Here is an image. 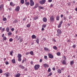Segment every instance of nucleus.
Segmentation results:
<instances>
[{
	"mask_svg": "<svg viewBox=\"0 0 77 77\" xmlns=\"http://www.w3.org/2000/svg\"><path fill=\"white\" fill-rule=\"evenodd\" d=\"M58 34L56 35L57 36L59 37L60 36V34L62 33V31L60 29H58L57 30Z\"/></svg>",
	"mask_w": 77,
	"mask_h": 77,
	"instance_id": "obj_1",
	"label": "nucleus"
},
{
	"mask_svg": "<svg viewBox=\"0 0 77 77\" xmlns=\"http://www.w3.org/2000/svg\"><path fill=\"white\" fill-rule=\"evenodd\" d=\"M40 67V65L39 64H37L35 66L34 69L35 70H38L39 69V68Z\"/></svg>",
	"mask_w": 77,
	"mask_h": 77,
	"instance_id": "obj_2",
	"label": "nucleus"
},
{
	"mask_svg": "<svg viewBox=\"0 0 77 77\" xmlns=\"http://www.w3.org/2000/svg\"><path fill=\"white\" fill-rule=\"evenodd\" d=\"M30 5L31 6H33L35 5V3L33 1V0H30Z\"/></svg>",
	"mask_w": 77,
	"mask_h": 77,
	"instance_id": "obj_3",
	"label": "nucleus"
},
{
	"mask_svg": "<svg viewBox=\"0 0 77 77\" xmlns=\"http://www.w3.org/2000/svg\"><path fill=\"white\" fill-rule=\"evenodd\" d=\"M50 20L52 22L54 21V18L53 16H52L50 18Z\"/></svg>",
	"mask_w": 77,
	"mask_h": 77,
	"instance_id": "obj_4",
	"label": "nucleus"
},
{
	"mask_svg": "<svg viewBox=\"0 0 77 77\" xmlns=\"http://www.w3.org/2000/svg\"><path fill=\"white\" fill-rule=\"evenodd\" d=\"M49 57L50 59H53V56L51 54H48Z\"/></svg>",
	"mask_w": 77,
	"mask_h": 77,
	"instance_id": "obj_5",
	"label": "nucleus"
},
{
	"mask_svg": "<svg viewBox=\"0 0 77 77\" xmlns=\"http://www.w3.org/2000/svg\"><path fill=\"white\" fill-rule=\"evenodd\" d=\"M43 21H44V22H45V23H46L47 22V19L45 17H44L43 18Z\"/></svg>",
	"mask_w": 77,
	"mask_h": 77,
	"instance_id": "obj_6",
	"label": "nucleus"
},
{
	"mask_svg": "<svg viewBox=\"0 0 77 77\" xmlns=\"http://www.w3.org/2000/svg\"><path fill=\"white\" fill-rule=\"evenodd\" d=\"M43 66L45 68H47V67H48L49 66H48V65L46 63L44 64L43 65Z\"/></svg>",
	"mask_w": 77,
	"mask_h": 77,
	"instance_id": "obj_7",
	"label": "nucleus"
},
{
	"mask_svg": "<svg viewBox=\"0 0 77 77\" xmlns=\"http://www.w3.org/2000/svg\"><path fill=\"white\" fill-rule=\"evenodd\" d=\"M15 10H16L17 11H19L20 10V7L19 6L17 7L15 9Z\"/></svg>",
	"mask_w": 77,
	"mask_h": 77,
	"instance_id": "obj_8",
	"label": "nucleus"
},
{
	"mask_svg": "<svg viewBox=\"0 0 77 77\" xmlns=\"http://www.w3.org/2000/svg\"><path fill=\"white\" fill-rule=\"evenodd\" d=\"M7 77H9V75H10V74L9 73H5L4 74Z\"/></svg>",
	"mask_w": 77,
	"mask_h": 77,
	"instance_id": "obj_9",
	"label": "nucleus"
},
{
	"mask_svg": "<svg viewBox=\"0 0 77 77\" xmlns=\"http://www.w3.org/2000/svg\"><path fill=\"white\" fill-rule=\"evenodd\" d=\"M39 3L40 5H44V4H45V2H43V1H40Z\"/></svg>",
	"mask_w": 77,
	"mask_h": 77,
	"instance_id": "obj_10",
	"label": "nucleus"
},
{
	"mask_svg": "<svg viewBox=\"0 0 77 77\" xmlns=\"http://www.w3.org/2000/svg\"><path fill=\"white\" fill-rule=\"evenodd\" d=\"M25 4L26 6H29V5H30V2H25Z\"/></svg>",
	"mask_w": 77,
	"mask_h": 77,
	"instance_id": "obj_11",
	"label": "nucleus"
},
{
	"mask_svg": "<svg viewBox=\"0 0 77 77\" xmlns=\"http://www.w3.org/2000/svg\"><path fill=\"white\" fill-rule=\"evenodd\" d=\"M21 57H22V55H21V54H18L17 55V57H18V58H21Z\"/></svg>",
	"mask_w": 77,
	"mask_h": 77,
	"instance_id": "obj_12",
	"label": "nucleus"
},
{
	"mask_svg": "<svg viewBox=\"0 0 77 77\" xmlns=\"http://www.w3.org/2000/svg\"><path fill=\"white\" fill-rule=\"evenodd\" d=\"M57 72L59 74H60L61 72H62V71H61V70L60 69H58L57 70Z\"/></svg>",
	"mask_w": 77,
	"mask_h": 77,
	"instance_id": "obj_13",
	"label": "nucleus"
},
{
	"mask_svg": "<svg viewBox=\"0 0 77 77\" xmlns=\"http://www.w3.org/2000/svg\"><path fill=\"white\" fill-rule=\"evenodd\" d=\"M20 77V73H18L16 75L15 77Z\"/></svg>",
	"mask_w": 77,
	"mask_h": 77,
	"instance_id": "obj_14",
	"label": "nucleus"
},
{
	"mask_svg": "<svg viewBox=\"0 0 77 77\" xmlns=\"http://www.w3.org/2000/svg\"><path fill=\"white\" fill-rule=\"evenodd\" d=\"M38 4H36L35 5V6L33 9H35V8H36L38 7Z\"/></svg>",
	"mask_w": 77,
	"mask_h": 77,
	"instance_id": "obj_15",
	"label": "nucleus"
},
{
	"mask_svg": "<svg viewBox=\"0 0 77 77\" xmlns=\"http://www.w3.org/2000/svg\"><path fill=\"white\" fill-rule=\"evenodd\" d=\"M19 66L20 68H21V69H24V67L22 66L21 65H19Z\"/></svg>",
	"mask_w": 77,
	"mask_h": 77,
	"instance_id": "obj_16",
	"label": "nucleus"
},
{
	"mask_svg": "<svg viewBox=\"0 0 77 77\" xmlns=\"http://www.w3.org/2000/svg\"><path fill=\"white\" fill-rule=\"evenodd\" d=\"M6 31L7 32H9V27L6 28Z\"/></svg>",
	"mask_w": 77,
	"mask_h": 77,
	"instance_id": "obj_17",
	"label": "nucleus"
},
{
	"mask_svg": "<svg viewBox=\"0 0 77 77\" xmlns=\"http://www.w3.org/2000/svg\"><path fill=\"white\" fill-rule=\"evenodd\" d=\"M62 63L63 65H65V64H66V61L65 60H63Z\"/></svg>",
	"mask_w": 77,
	"mask_h": 77,
	"instance_id": "obj_18",
	"label": "nucleus"
},
{
	"mask_svg": "<svg viewBox=\"0 0 77 77\" xmlns=\"http://www.w3.org/2000/svg\"><path fill=\"white\" fill-rule=\"evenodd\" d=\"M39 38H37V39L36 40V42L38 44H39Z\"/></svg>",
	"mask_w": 77,
	"mask_h": 77,
	"instance_id": "obj_19",
	"label": "nucleus"
},
{
	"mask_svg": "<svg viewBox=\"0 0 77 77\" xmlns=\"http://www.w3.org/2000/svg\"><path fill=\"white\" fill-rule=\"evenodd\" d=\"M32 38H33V39H35V38H36V37L35 36V35H33L32 36Z\"/></svg>",
	"mask_w": 77,
	"mask_h": 77,
	"instance_id": "obj_20",
	"label": "nucleus"
},
{
	"mask_svg": "<svg viewBox=\"0 0 77 77\" xmlns=\"http://www.w3.org/2000/svg\"><path fill=\"white\" fill-rule=\"evenodd\" d=\"M3 5H1L0 6V10H1L2 9H3Z\"/></svg>",
	"mask_w": 77,
	"mask_h": 77,
	"instance_id": "obj_21",
	"label": "nucleus"
},
{
	"mask_svg": "<svg viewBox=\"0 0 77 77\" xmlns=\"http://www.w3.org/2000/svg\"><path fill=\"white\" fill-rule=\"evenodd\" d=\"M53 48L54 49V50H57V47L55 46H54L53 47Z\"/></svg>",
	"mask_w": 77,
	"mask_h": 77,
	"instance_id": "obj_22",
	"label": "nucleus"
},
{
	"mask_svg": "<svg viewBox=\"0 0 77 77\" xmlns=\"http://www.w3.org/2000/svg\"><path fill=\"white\" fill-rule=\"evenodd\" d=\"M11 61L13 63H15V59L12 60Z\"/></svg>",
	"mask_w": 77,
	"mask_h": 77,
	"instance_id": "obj_23",
	"label": "nucleus"
},
{
	"mask_svg": "<svg viewBox=\"0 0 77 77\" xmlns=\"http://www.w3.org/2000/svg\"><path fill=\"white\" fill-rule=\"evenodd\" d=\"M18 22V20H14L13 22V23H16Z\"/></svg>",
	"mask_w": 77,
	"mask_h": 77,
	"instance_id": "obj_24",
	"label": "nucleus"
},
{
	"mask_svg": "<svg viewBox=\"0 0 77 77\" xmlns=\"http://www.w3.org/2000/svg\"><path fill=\"white\" fill-rule=\"evenodd\" d=\"M30 24H31V22L29 24L27 25L26 26L27 27H30Z\"/></svg>",
	"mask_w": 77,
	"mask_h": 77,
	"instance_id": "obj_25",
	"label": "nucleus"
},
{
	"mask_svg": "<svg viewBox=\"0 0 77 77\" xmlns=\"http://www.w3.org/2000/svg\"><path fill=\"white\" fill-rule=\"evenodd\" d=\"M39 9H44V7L39 6L38 7Z\"/></svg>",
	"mask_w": 77,
	"mask_h": 77,
	"instance_id": "obj_26",
	"label": "nucleus"
},
{
	"mask_svg": "<svg viewBox=\"0 0 77 77\" xmlns=\"http://www.w3.org/2000/svg\"><path fill=\"white\" fill-rule=\"evenodd\" d=\"M20 3L21 4H23L24 3V0H20Z\"/></svg>",
	"mask_w": 77,
	"mask_h": 77,
	"instance_id": "obj_27",
	"label": "nucleus"
},
{
	"mask_svg": "<svg viewBox=\"0 0 77 77\" xmlns=\"http://www.w3.org/2000/svg\"><path fill=\"white\" fill-rule=\"evenodd\" d=\"M44 50H45V51H48V48L47 47L44 48Z\"/></svg>",
	"mask_w": 77,
	"mask_h": 77,
	"instance_id": "obj_28",
	"label": "nucleus"
},
{
	"mask_svg": "<svg viewBox=\"0 0 77 77\" xmlns=\"http://www.w3.org/2000/svg\"><path fill=\"white\" fill-rule=\"evenodd\" d=\"M29 53L31 55H33V51H30Z\"/></svg>",
	"mask_w": 77,
	"mask_h": 77,
	"instance_id": "obj_29",
	"label": "nucleus"
},
{
	"mask_svg": "<svg viewBox=\"0 0 77 77\" xmlns=\"http://www.w3.org/2000/svg\"><path fill=\"white\" fill-rule=\"evenodd\" d=\"M13 53H14L13 51H11L10 53V55H11V56H12V55H13V54H12Z\"/></svg>",
	"mask_w": 77,
	"mask_h": 77,
	"instance_id": "obj_30",
	"label": "nucleus"
},
{
	"mask_svg": "<svg viewBox=\"0 0 77 77\" xmlns=\"http://www.w3.org/2000/svg\"><path fill=\"white\" fill-rule=\"evenodd\" d=\"M74 63V61H72L70 62V64L71 65H72Z\"/></svg>",
	"mask_w": 77,
	"mask_h": 77,
	"instance_id": "obj_31",
	"label": "nucleus"
},
{
	"mask_svg": "<svg viewBox=\"0 0 77 77\" xmlns=\"http://www.w3.org/2000/svg\"><path fill=\"white\" fill-rule=\"evenodd\" d=\"M57 21H59V16H57L56 17Z\"/></svg>",
	"mask_w": 77,
	"mask_h": 77,
	"instance_id": "obj_32",
	"label": "nucleus"
},
{
	"mask_svg": "<svg viewBox=\"0 0 77 77\" xmlns=\"http://www.w3.org/2000/svg\"><path fill=\"white\" fill-rule=\"evenodd\" d=\"M18 60L19 62H21V58H18Z\"/></svg>",
	"mask_w": 77,
	"mask_h": 77,
	"instance_id": "obj_33",
	"label": "nucleus"
},
{
	"mask_svg": "<svg viewBox=\"0 0 77 77\" xmlns=\"http://www.w3.org/2000/svg\"><path fill=\"white\" fill-rule=\"evenodd\" d=\"M38 18V17H35L34 18V20H37Z\"/></svg>",
	"mask_w": 77,
	"mask_h": 77,
	"instance_id": "obj_34",
	"label": "nucleus"
},
{
	"mask_svg": "<svg viewBox=\"0 0 77 77\" xmlns=\"http://www.w3.org/2000/svg\"><path fill=\"white\" fill-rule=\"evenodd\" d=\"M63 19H64V20H65V21H66V19H67V18H66V17L65 16L63 17Z\"/></svg>",
	"mask_w": 77,
	"mask_h": 77,
	"instance_id": "obj_35",
	"label": "nucleus"
},
{
	"mask_svg": "<svg viewBox=\"0 0 77 77\" xmlns=\"http://www.w3.org/2000/svg\"><path fill=\"white\" fill-rule=\"evenodd\" d=\"M20 42H23V39L22 38L20 40Z\"/></svg>",
	"mask_w": 77,
	"mask_h": 77,
	"instance_id": "obj_36",
	"label": "nucleus"
},
{
	"mask_svg": "<svg viewBox=\"0 0 77 77\" xmlns=\"http://www.w3.org/2000/svg\"><path fill=\"white\" fill-rule=\"evenodd\" d=\"M46 26H47V25L46 24H43L42 26L43 27H44V28H45V27H46Z\"/></svg>",
	"mask_w": 77,
	"mask_h": 77,
	"instance_id": "obj_37",
	"label": "nucleus"
},
{
	"mask_svg": "<svg viewBox=\"0 0 77 77\" xmlns=\"http://www.w3.org/2000/svg\"><path fill=\"white\" fill-rule=\"evenodd\" d=\"M57 56H60V52H57Z\"/></svg>",
	"mask_w": 77,
	"mask_h": 77,
	"instance_id": "obj_38",
	"label": "nucleus"
},
{
	"mask_svg": "<svg viewBox=\"0 0 77 77\" xmlns=\"http://www.w3.org/2000/svg\"><path fill=\"white\" fill-rule=\"evenodd\" d=\"M52 75V72H51L48 75V76H51Z\"/></svg>",
	"mask_w": 77,
	"mask_h": 77,
	"instance_id": "obj_39",
	"label": "nucleus"
},
{
	"mask_svg": "<svg viewBox=\"0 0 77 77\" xmlns=\"http://www.w3.org/2000/svg\"><path fill=\"white\" fill-rule=\"evenodd\" d=\"M3 21H6L7 20H6V17H4L3 19Z\"/></svg>",
	"mask_w": 77,
	"mask_h": 77,
	"instance_id": "obj_40",
	"label": "nucleus"
},
{
	"mask_svg": "<svg viewBox=\"0 0 77 77\" xmlns=\"http://www.w3.org/2000/svg\"><path fill=\"white\" fill-rule=\"evenodd\" d=\"M44 58L45 59H46V60H47V59H48V58H47V56H44Z\"/></svg>",
	"mask_w": 77,
	"mask_h": 77,
	"instance_id": "obj_41",
	"label": "nucleus"
},
{
	"mask_svg": "<svg viewBox=\"0 0 77 77\" xmlns=\"http://www.w3.org/2000/svg\"><path fill=\"white\" fill-rule=\"evenodd\" d=\"M3 40L5 41H6V37H3Z\"/></svg>",
	"mask_w": 77,
	"mask_h": 77,
	"instance_id": "obj_42",
	"label": "nucleus"
},
{
	"mask_svg": "<svg viewBox=\"0 0 77 77\" xmlns=\"http://www.w3.org/2000/svg\"><path fill=\"white\" fill-rule=\"evenodd\" d=\"M5 28H3L2 29H1V32H4V30H5Z\"/></svg>",
	"mask_w": 77,
	"mask_h": 77,
	"instance_id": "obj_43",
	"label": "nucleus"
},
{
	"mask_svg": "<svg viewBox=\"0 0 77 77\" xmlns=\"http://www.w3.org/2000/svg\"><path fill=\"white\" fill-rule=\"evenodd\" d=\"M13 40V39L12 38H11L10 39H9L10 42H12V41Z\"/></svg>",
	"mask_w": 77,
	"mask_h": 77,
	"instance_id": "obj_44",
	"label": "nucleus"
},
{
	"mask_svg": "<svg viewBox=\"0 0 77 77\" xmlns=\"http://www.w3.org/2000/svg\"><path fill=\"white\" fill-rule=\"evenodd\" d=\"M10 5L11 6H13V3L12 2H11L10 3Z\"/></svg>",
	"mask_w": 77,
	"mask_h": 77,
	"instance_id": "obj_45",
	"label": "nucleus"
},
{
	"mask_svg": "<svg viewBox=\"0 0 77 77\" xmlns=\"http://www.w3.org/2000/svg\"><path fill=\"white\" fill-rule=\"evenodd\" d=\"M3 72V71L2 69H0V74H2Z\"/></svg>",
	"mask_w": 77,
	"mask_h": 77,
	"instance_id": "obj_46",
	"label": "nucleus"
},
{
	"mask_svg": "<svg viewBox=\"0 0 77 77\" xmlns=\"http://www.w3.org/2000/svg\"><path fill=\"white\" fill-rule=\"evenodd\" d=\"M5 64L6 65H8V64H9V62H8V61H6Z\"/></svg>",
	"mask_w": 77,
	"mask_h": 77,
	"instance_id": "obj_47",
	"label": "nucleus"
},
{
	"mask_svg": "<svg viewBox=\"0 0 77 77\" xmlns=\"http://www.w3.org/2000/svg\"><path fill=\"white\" fill-rule=\"evenodd\" d=\"M61 26V25H60V24H59L58 26V28H60V27Z\"/></svg>",
	"mask_w": 77,
	"mask_h": 77,
	"instance_id": "obj_48",
	"label": "nucleus"
},
{
	"mask_svg": "<svg viewBox=\"0 0 77 77\" xmlns=\"http://www.w3.org/2000/svg\"><path fill=\"white\" fill-rule=\"evenodd\" d=\"M51 71V69H50V68H49L48 69V72H49Z\"/></svg>",
	"mask_w": 77,
	"mask_h": 77,
	"instance_id": "obj_49",
	"label": "nucleus"
},
{
	"mask_svg": "<svg viewBox=\"0 0 77 77\" xmlns=\"http://www.w3.org/2000/svg\"><path fill=\"white\" fill-rule=\"evenodd\" d=\"M62 23H63V22L62 21H61L60 23L59 24L61 25H62Z\"/></svg>",
	"mask_w": 77,
	"mask_h": 77,
	"instance_id": "obj_50",
	"label": "nucleus"
},
{
	"mask_svg": "<svg viewBox=\"0 0 77 77\" xmlns=\"http://www.w3.org/2000/svg\"><path fill=\"white\" fill-rule=\"evenodd\" d=\"M63 58H64V59L66 60V57H65V56H63Z\"/></svg>",
	"mask_w": 77,
	"mask_h": 77,
	"instance_id": "obj_51",
	"label": "nucleus"
},
{
	"mask_svg": "<svg viewBox=\"0 0 77 77\" xmlns=\"http://www.w3.org/2000/svg\"><path fill=\"white\" fill-rule=\"evenodd\" d=\"M68 6H70L71 5V3L70 2H69L68 3Z\"/></svg>",
	"mask_w": 77,
	"mask_h": 77,
	"instance_id": "obj_52",
	"label": "nucleus"
},
{
	"mask_svg": "<svg viewBox=\"0 0 77 77\" xmlns=\"http://www.w3.org/2000/svg\"><path fill=\"white\" fill-rule=\"evenodd\" d=\"M42 62V59H40V60H39V62L40 63H41V62Z\"/></svg>",
	"mask_w": 77,
	"mask_h": 77,
	"instance_id": "obj_53",
	"label": "nucleus"
},
{
	"mask_svg": "<svg viewBox=\"0 0 77 77\" xmlns=\"http://www.w3.org/2000/svg\"><path fill=\"white\" fill-rule=\"evenodd\" d=\"M8 35H12V33L11 32H8Z\"/></svg>",
	"mask_w": 77,
	"mask_h": 77,
	"instance_id": "obj_54",
	"label": "nucleus"
},
{
	"mask_svg": "<svg viewBox=\"0 0 77 77\" xmlns=\"http://www.w3.org/2000/svg\"><path fill=\"white\" fill-rule=\"evenodd\" d=\"M52 70H53V71H55V70H56V69L54 67H53L52 68Z\"/></svg>",
	"mask_w": 77,
	"mask_h": 77,
	"instance_id": "obj_55",
	"label": "nucleus"
},
{
	"mask_svg": "<svg viewBox=\"0 0 77 77\" xmlns=\"http://www.w3.org/2000/svg\"><path fill=\"white\" fill-rule=\"evenodd\" d=\"M11 31H12V32H13V31H14V28H12V29H11Z\"/></svg>",
	"mask_w": 77,
	"mask_h": 77,
	"instance_id": "obj_56",
	"label": "nucleus"
},
{
	"mask_svg": "<svg viewBox=\"0 0 77 77\" xmlns=\"http://www.w3.org/2000/svg\"><path fill=\"white\" fill-rule=\"evenodd\" d=\"M42 2H44V3H45L46 0H42Z\"/></svg>",
	"mask_w": 77,
	"mask_h": 77,
	"instance_id": "obj_57",
	"label": "nucleus"
},
{
	"mask_svg": "<svg viewBox=\"0 0 77 77\" xmlns=\"http://www.w3.org/2000/svg\"><path fill=\"white\" fill-rule=\"evenodd\" d=\"M48 1L49 3H50V2H52V0H48Z\"/></svg>",
	"mask_w": 77,
	"mask_h": 77,
	"instance_id": "obj_58",
	"label": "nucleus"
},
{
	"mask_svg": "<svg viewBox=\"0 0 77 77\" xmlns=\"http://www.w3.org/2000/svg\"><path fill=\"white\" fill-rule=\"evenodd\" d=\"M72 47L73 48H75V45H73V46H72Z\"/></svg>",
	"mask_w": 77,
	"mask_h": 77,
	"instance_id": "obj_59",
	"label": "nucleus"
},
{
	"mask_svg": "<svg viewBox=\"0 0 77 77\" xmlns=\"http://www.w3.org/2000/svg\"><path fill=\"white\" fill-rule=\"evenodd\" d=\"M33 62L32 61H31L30 62V63L31 64V65H33Z\"/></svg>",
	"mask_w": 77,
	"mask_h": 77,
	"instance_id": "obj_60",
	"label": "nucleus"
},
{
	"mask_svg": "<svg viewBox=\"0 0 77 77\" xmlns=\"http://www.w3.org/2000/svg\"><path fill=\"white\" fill-rule=\"evenodd\" d=\"M61 18H63V14H61L60 16Z\"/></svg>",
	"mask_w": 77,
	"mask_h": 77,
	"instance_id": "obj_61",
	"label": "nucleus"
},
{
	"mask_svg": "<svg viewBox=\"0 0 77 77\" xmlns=\"http://www.w3.org/2000/svg\"><path fill=\"white\" fill-rule=\"evenodd\" d=\"M69 19H71V16H69Z\"/></svg>",
	"mask_w": 77,
	"mask_h": 77,
	"instance_id": "obj_62",
	"label": "nucleus"
},
{
	"mask_svg": "<svg viewBox=\"0 0 77 77\" xmlns=\"http://www.w3.org/2000/svg\"><path fill=\"white\" fill-rule=\"evenodd\" d=\"M18 35H16L15 38L17 39V38H18Z\"/></svg>",
	"mask_w": 77,
	"mask_h": 77,
	"instance_id": "obj_63",
	"label": "nucleus"
},
{
	"mask_svg": "<svg viewBox=\"0 0 77 77\" xmlns=\"http://www.w3.org/2000/svg\"><path fill=\"white\" fill-rule=\"evenodd\" d=\"M75 10L76 11H77V7H76V8H75Z\"/></svg>",
	"mask_w": 77,
	"mask_h": 77,
	"instance_id": "obj_64",
	"label": "nucleus"
}]
</instances>
